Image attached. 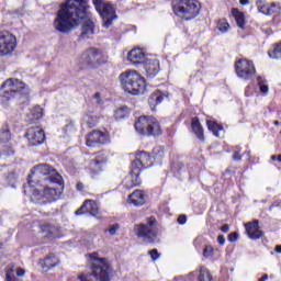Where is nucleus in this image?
I'll return each instance as SVG.
<instances>
[{"mask_svg": "<svg viewBox=\"0 0 281 281\" xmlns=\"http://www.w3.org/2000/svg\"><path fill=\"white\" fill-rule=\"evenodd\" d=\"M89 0H66L59 5L53 27L59 34H71L76 27L81 26V38H91L95 34V23L89 11Z\"/></svg>", "mask_w": 281, "mask_h": 281, "instance_id": "obj_1", "label": "nucleus"}, {"mask_svg": "<svg viewBox=\"0 0 281 281\" xmlns=\"http://www.w3.org/2000/svg\"><path fill=\"white\" fill-rule=\"evenodd\" d=\"M90 273H81L78 276L80 281H110L111 263L106 258H102L98 252L90 255Z\"/></svg>", "mask_w": 281, "mask_h": 281, "instance_id": "obj_2", "label": "nucleus"}, {"mask_svg": "<svg viewBox=\"0 0 281 281\" xmlns=\"http://www.w3.org/2000/svg\"><path fill=\"white\" fill-rule=\"evenodd\" d=\"M1 89H9L3 92L1 100L3 104H10L16 100H26L30 95V88L23 81L14 78L7 79Z\"/></svg>", "mask_w": 281, "mask_h": 281, "instance_id": "obj_3", "label": "nucleus"}, {"mask_svg": "<svg viewBox=\"0 0 281 281\" xmlns=\"http://www.w3.org/2000/svg\"><path fill=\"white\" fill-rule=\"evenodd\" d=\"M146 168H153V158H150V154L139 151L136 154V159L132 162L130 179L125 181V188H127V190L142 186L139 175L142 170H146Z\"/></svg>", "mask_w": 281, "mask_h": 281, "instance_id": "obj_4", "label": "nucleus"}, {"mask_svg": "<svg viewBox=\"0 0 281 281\" xmlns=\"http://www.w3.org/2000/svg\"><path fill=\"white\" fill-rule=\"evenodd\" d=\"M119 80L124 91L131 95H142L146 91V80L135 70L122 72Z\"/></svg>", "mask_w": 281, "mask_h": 281, "instance_id": "obj_5", "label": "nucleus"}, {"mask_svg": "<svg viewBox=\"0 0 281 281\" xmlns=\"http://www.w3.org/2000/svg\"><path fill=\"white\" fill-rule=\"evenodd\" d=\"M172 10L176 16L184 21H192L199 16L201 3L196 0H176L172 2Z\"/></svg>", "mask_w": 281, "mask_h": 281, "instance_id": "obj_6", "label": "nucleus"}, {"mask_svg": "<svg viewBox=\"0 0 281 281\" xmlns=\"http://www.w3.org/2000/svg\"><path fill=\"white\" fill-rule=\"evenodd\" d=\"M27 192H32L35 199L36 196H43V199H46L48 203L60 199V191L56 190V188L45 187L30 179L27 180V183L24 184V194H27Z\"/></svg>", "mask_w": 281, "mask_h": 281, "instance_id": "obj_7", "label": "nucleus"}, {"mask_svg": "<svg viewBox=\"0 0 281 281\" xmlns=\"http://www.w3.org/2000/svg\"><path fill=\"white\" fill-rule=\"evenodd\" d=\"M135 233L144 243L155 244L159 243V229L157 228V220L150 217L145 224H136Z\"/></svg>", "mask_w": 281, "mask_h": 281, "instance_id": "obj_8", "label": "nucleus"}, {"mask_svg": "<svg viewBox=\"0 0 281 281\" xmlns=\"http://www.w3.org/2000/svg\"><path fill=\"white\" fill-rule=\"evenodd\" d=\"M135 130L140 135H161V126L153 116H140L135 122Z\"/></svg>", "mask_w": 281, "mask_h": 281, "instance_id": "obj_9", "label": "nucleus"}, {"mask_svg": "<svg viewBox=\"0 0 281 281\" xmlns=\"http://www.w3.org/2000/svg\"><path fill=\"white\" fill-rule=\"evenodd\" d=\"M92 3L103 21V27H111V25H113V21L117 19V14H115V7L104 0H92Z\"/></svg>", "mask_w": 281, "mask_h": 281, "instance_id": "obj_10", "label": "nucleus"}, {"mask_svg": "<svg viewBox=\"0 0 281 281\" xmlns=\"http://www.w3.org/2000/svg\"><path fill=\"white\" fill-rule=\"evenodd\" d=\"M32 177L34 181L41 177H47L45 181L49 183H57L58 186H63V176L56 171V169H52L47 164H41L33 168Z\"/></svg>", "mask_w": 281, "mask_h": 281, "instance_id": "obj_11", "label": "nucleus"}, {"mask_svg": "<svg viewBox=\"0 0 281 281\" xmlns=\"http://www.w3.org/2000/svg\"><path fill=\"white\" fill-rule=\"evenodd\" d=\"M14 52H16V36L8 31L0 32V56H12Z\"/></svg>", "mask_w": 281, "mask_h": 281, "instance_id": "obj_12", "label": "nucleus"}, {"mask_svg": "<svg viewBox=\"0 0 281 281\" xmlns=\"http://www.w3.org/2000/svg\"><path fill=\"white\" fill-rule=\"evenodd\" d=\"M235 71L238 78L249 80L256 74V66L254 61L248 59H239L235 63Z\"/></svg>", "mask_w": 281, "mask_h": 281, "instance_id": "obj_13", "label": "nucleus"}, {"mask_svg": "<svg viewBox=\"0 0 281 281\" xmlns=\"http://www.w3.org/2000/svg\"><path fill=\"white\" fill-rule=\"evenodd\" d=\"M106 161H109V155H106V151H100L95 154L94 157L91 159L89 164V169L91 170V172H94V175H98L99 172H102V170H104Z\"/></svg>", "mask_w": 281, "mask_h": 281, "instance_id": "obj_14", "label": "nucleus"}, {"mask_svg": "<svg viewBox=\"0 0 281 281\" xmlns=\"http://www.w3.org/2000/svg\"><path fill=\"white\" fill-rule=\"evenodd\" d=\"M80 64L86 67H98L100 65V53L95 48H90L81 54Z\"/></svg>", "mask_w": 281, "mask_h": 281, "instance_id": "obj_15", "label": "nucleus"}, {"mask_svg": "<svg viewBox=\"0 0 281 281\" xmlns=\"http://www.w3.org/2000/svg\"><path fill=\"white\" fill-rule=\"evenodd\" d=\"M25 137L30 146H41L45 142V131L41 127H30Z\"/></svg>", "mask_w": 281, "mask_h": 281, "instance_id": "obj_16", "label": "nucleus"}, {"mask_svg": "<svg viewBox=\"0 0 281 281\" xmlns=\"http://www.w3.org/2000/svg\"><path fill=\"white\" fill-rule=\"evenodd\" d=\"M82 214H90V216H98L100 214V207L98 203L93 200H86L79 210L76 211L77 216H82Z\"/></svg>", "mask_w": 281, "mask_h": 281, "instance_id": "obj_17", "label": "nucleus"}, {"mask_svg": "<svg viewBox=\"0 0 281 281\" xmlns=\"http://www.w3.org/2000/svg\"><path fill=\"white\" fill-rule=\"evenodd\" d=\"M104 142H106V134L100 131L90 132L86 138V145L89 148H95V146H100V144H104Z\"/></svg>", "mask_w": 281, "mask_h": 281, "instance_id": "obj_18", "label": "nucleus"}, {"mask_svg": "<svg viewBox=\"0 0 281 281\" xmlns=\"http://www.w3.org/2000/svg\"><path fill=\"white\" fill-rule=\"evenodd\" d=\"M246 233L248 234L251 240H258L262 238L263 233L260 231L259 222L255 220L254 222H249L245 224Z\"/></svg>", "mask_w": 281, "mask_h": 281, "instance_id": "obj_19", "label": "nucleus"}, {"mask_svg": "<svg viewBox=\"0 0 281 281\" xmlns=\"http://www.w3.org/2000/svg\"><path fill=\"white\" fill-rule=\"evenodd\" d=\"M146 199H148V196L144 191L135 190L128 195L127 203L135 205L136 207H142V205L146 203Z\"/></svg>", "mask_w": 281, "mask_h": 281, "instance_id": "obj_20", "label": "nucleus"}, {"mask_svg": "<svg viewBox=\"0 0 281 281\" xmlns=\"http://www.w3.org/2000/svg\"><path fill=\"white\" fill-rule=\"evenodd\" d=\"M166 98H168V94L159 90L154 91L148 98V104L151 111H155V109H157V106H159V104H161Z\"/></svg>", "mask_w": 281, "mask_h": 281, "instance_id": "obj_21", "label": "nucleus"}, {"mask_svg": "<svg viewBox=\"0 0 281 281\" xmlns=\"http://www.w3.org/2000/svg\"><path fill=\"white\" fill-rule=\"evenodd\" d=\"M145 71L148 78H155L159 74V60L147 59L145 63Z\"/></svg>", "mask_w": 281, "mask_h": 281, "instance_id": "obj_22", "label": "nucleus"}, {"mask_svg": "<svg viewBox=\"0 0 281 281\" xmlns=\"http://www.w3.org/2000/svg\"><path fill=\"white\" fill-rule=\"evenodd\" d=\"M127 58L130 63H133L134 65H139V63H144L146 54H144V50L135 48L128 53Z\"/></svg>", "mask_w": 281, "mask_h": 281, "instance_id": "obj_23", "label": "nucleus"}, {"mask_svg": "<svg viewBox=\"0 0 281 281\" xmlns=\"http://www.w3.org/2000/svg\"><path fill=\"white\" fill-rule=\"evenodd\" d=\"M81 124L82 126H87L88 128H93L98 125V115H95V113L91 111L86 112L82 116Z\"/></svg>", "mask_w": 281, "mask_h": 281, "instance_id": "obj_24", "label": "nucleus"}, {"mask_svg": "<svg viewBox=\"0 0 281 281\" xmlns=\"http://www.w3.org/2000/svg\"><path fill=\"white\" fill-rule=\"evenodd\" d=\"M59 263H60V260H58L57 256L54 254H49L41 262L43 269H54V267H58Z\"/></svg>", "mask_w": 281, "mask_h": 281, "instance_id": "obj_25", "label": "nucleus"}, {"mask_svg": "<svg viewBox=\"0 0 281 281\" xmlns=\"http://www.w3.org/2000/svg\"><path fill=\"white\" fill-rule=\"evenodd\" d=\"M191 127L198 139H200V142H205V136L203 135V126L201 125V122H199V119H192Z\"/></svg>", "mask_w": 281, "mask_h": 281, "instance_id": "obj_26", "label": "nucleus"}, {"mask_svg": "<svg viewBox=\"0 0 281 281\" xmlns=\"http://www.w3.org/2000/svg\"><path fill=\"white\" fill-rule=\"evenodd\" d=\"M41 117H43V108L35 106L31 110L30 114L27 115V122H37V120H41Z\"/></svg>", "mask_w": 281, "mask_h": 281, "instance_id": "obj_27", "label": "nucleus"}, {"mask_svg": "<svg viewBox=\"0 0 281 281\" xmlns=\"http://www.w3.org/2000/svg\"><path fill=\"white\" fill-rule=\"evenodd\" d=\"M209 131H211L215 137H221V133H223V127L218 123L214 121H207L206 122Z\"/></svg>", "mask_w": 281, "mask_h": 281, "instance_id": "obj_28", "label": "nucleus"}, {"mask_svg": "<svg viewBox=\"0 0 281 281\" xmlns=\"http://www.w3.org/2000/svg\"><path fill=\"white\" fill-rule=\"evenodd\" d=\"M232 14H233L238 27H240L243 30V27H245V13L238 11V9H233Z\"/></svg>", "mask_w": 281, "mask_h": 281, "instance_id": "obj_29", "label": "nucleus"}, {"mask_svg": "<svg viewBox=\"0 0 281 281\" xmlns=\"http://www.w3.org/2000/svg\"><path fill=\"white\" fill-rule=\"evenodd\" d=\"M42 229H43L44 234H46L47 238L58 237V227H56V226L45 224Z\"/></svg>", "mask_w": 281, "mask_h": 281, "instance_id": "obj_30", "label": "nucleus"}, {"mask_svg": "<svg viewBox=\"0 0 281 281\" xmlns=\"http://www.w3.org/2000/svg\"><path fill=\"white\" fill-rule=\"evenodd\" d=\"M10 130L8 127L0 128V144H8L11 139Z\"/></svg>", "mask_w": 281, "mask_h": 281, "instance_id": "obj_31", "label": "nucleus"}, {"mask_svg": "<svg viewBox=\"0 0 281 281\" xmlns=\"http://www.w3.org/2000/svg\"><path fill=\"white\" fill-rule=\"evenodd\" d=\"M131 111L126 108H120L114 112L115 120H124V117H128Z\"/></svg>", "mask_w": 281, "mask_h": 281, "instance_id": "obj_32", "label": "nucleus"}, {"mask_svg": "<svg viewBox=\"0 0 281 281\" xmlns=\"http://www.w3.org/2000/svg\"><path fill=\"white\" fill-rule=\"evenodd\" d=\"M199 281H212V274H210V271L205 267L200 268V274L198 278Z\"/></svg>", "mask_w": 281, "mask_h": 281, "instance_id": "obj_33", "label": "nucleus"}, {"mask_svg": "<svg viewBox=\"0 0 281 281\" xmlns=\"http://www.w3.org/2000/svg\"><path fill=\"white\" fill-rule=\"evenodd\" d=\"M256 5L261 14L269 16V4L265 3V0H257Z\"/></svg>", "mask_w": 281, "mask_h": 281, "instance_id": "obj_34", "label": "nucleus"}, {"mask_svg": "<svg viewBox=\"0 0 281 281\" xmlns=\"http://www.w3.org/2000/svg\"><path fill=\"white\" fill-rule=\"evenodd\" d=\"M15 273L16 270L14 268L8 267L5 272V281H19Z\"/></svg>", "mask_w": 281, "mask_h": 281, "instance_id": "obj_35", "label": "nucleus"}, {"mask_svg": "<svg viewBox=\"0 0 281 281\" xmlns=\"http://www.w3.org/2000/svg\"><path fill=\"white\" fill-rule=\"evenodd\" d=\"M257 82L261 93H265V94L269 93V86L266 85L267 81L265 80V78L258 77Z\"/></svg>", "mask_w": 281, "mask_h": 281, "instance_id": "obj_36", "label": "nucleus"}, {"mask_svg": "<svg viewBox=\"0 0 281 281\" xmlns=\"http://www.w3.org/2000/svg\"><path fill=\"white\" fill-rule=\"evenodd\" d=\"M217 27L220 32H228L229 23H227L225 20H220Z\"/></svg>", "mask_w": 281, "mask_h": 281, "instance_id": "obj_37", "label": "nucleus"}, {"mask_svg": "<svg viewBox=\"0 0 281 281\" xmlns=\"http://www.w3.org/2000/svg\"><path fill=\"white\" fill-rule=\"evenodd\" d=\"M119 231H120V224H112L106 229V232H109L110 236H115Z\"/></svg>", "mask_w": 281, "mask_h": 281, "instance_id": "obj_38", "label": "nucleus"}, {"mask_svg": "<svg viewBox=\"0 0 281 281\" xmlns=\"http://www.w3.org/2000/svg\"><path fill=\"white\" fill-rule=\"evenodd\" d=\"M278 12H280V4L273 2L269 4V16H271V14H278Z\"/></svg>", "mask_w": 281, "mask_h": 281, "instance_id": "obj_39", "label": "nucleus"}, {"mask_svg": "<svg viewBox=\"0 0 281 281\" xmlns=\"http://www.w3.org/2000/svg\"><path fill=\"white\" fill-rule=\"evenodd\" d=\"M212 254H214V248H212V246H206L203 250L204 258H210Z\"/></svg>", "mask_w": 281, "mask_h": 281, "instance_id": "obj_40", "label": "nucleus"}, {"mask_svg": "<svg viewBox=\"0 0 281 281\" xmlns=\"http://www.w3.org/2000/svg\"><path fill=\"white\" fill-rule=\"evenodd\" d=\"M153 155L157 157H164V147H156L153 150Z\"/></svg>", "mask_w": 281, "mask_h": 281, "instance_id": "obj_41", "label": "nucleus"}, {"mask_svg": "<svg viewBox=\"0 0 281 281\" xmlns=\"http://www.w3.org/2000/svg\"><path fill=\"white\" fill-rule=\"evenodd\" d=\"M149 256H150L151 260H154V261L159 260V258H160L159 251L157 249H151L149 251Z\"/></svg>", "mask_w": 281, "mask_h": 281, "instance_id": "obj_42", "label": "nucleus"}, {"mask_svg": "<svg viewBox=\"0 0 281 281\" xmlns=\"http://www.w3.org/2000/svg\"><path fill=\"white\" fill-rule=\"evenodd\" d=\"M76 128V123L74 121H70L68 124L65 126L66 133H71Z\"/></svg>", "mask_w": 281, "mask_h": 281, "instance_id": "obj_43", "label": "nucleus"}, {"mask_svg": "<svg viewBox=\"0 0 281 281\" xmlns=\"http://www.w3.org/2000/svg\"><path fill=\"white\" fill-rule=\"evenodd\" d=\"M93 100L95 104H102V94H100V92L94 93Z\"/></svg>", "mask_w": 281, "mask_h": 281, "instance_id": "obj_44", "label": "nucleus"}, {"mask_svg": "<svg viewBox=\"0 0 281 281\" xmlns=\"http://www.w3.org/2000/svg\"><path fill=\"white\" fill-rule=\"evenodd\" d=\"M229 243H236L238 240V233H231L228 235Z\"/></svg>", "mask_w": 281, "mask_h": 281, "instance_id": "obj_45", "label": "nucleus"}, {"mask_svg": "<svg viewBox=\"0 0 281 281\" xmlns=\"http://www.w3.org/2000/svg\"><path fill=\"white\" fill-rule=\"evenodd\" d=\"M187 221H188V217L186 215H179L178 216L179 225H186Z\"/></svg>", "mask_w": 281, "mask_h": 281, "instance_id": "obj_46", "label": "nucleus"}, {"mask_svg": "<svg viewBox=\"0 0 281 281\" xmlns=\"http://www.w3.org/2000/svg\"><path fill=\"white\" fill-rule=\"evenodd\" d=\"M233 159H234V161H240V159H243L240 151H235L233 155Z\"/></svg>", "mask_w": 281, "mask_h": 281, "instance_id": "obj_47", "label": "nucleus"}, {"mask_svg": "<svg viewBox=\"0 0 281 281\" xmlns=\"http://www.w3.org/2000/svg\"><path fill=\"white\" fill-rule=\"evenodd\" d=\"M221 232H223L224 234H227V232H229V225L225 224L221 227Z\"/></svg>", "mask_w": 281, "mask_h": 281, "instance_id": "obj_48", "label": "nucleus"}, {"mask_svg": "<svg viewBox=\"0 0 281 281\" xmlns=\"http://www.w3.org/2000/svg\"><path fill=\"white\" fill-rule=\"evenodd\" d=\"M16 276H18L19 278H22V276H25V270L19 268V269L16 270Z\"/></svg>", "mask_w": 281, "mask_h": 281, "instance_id": "obj_49", "label": "nucleus"}, {"mask_svg": "<svg viewBox=\"0 0 281 281\" xmlns=\"http://www.w3.org/2000/svg\"><path fill=\"white\" fill-rule=\"evenodd\" d=\"M217 241L220 243V245H225V237L223 235H220L217 237Z\"/></svg>", "mask_w": 281, "mask_h": 281, "instance_id": "obj_50", "label": "nucleus"}, {"mask_svg": "<svg viewBox=\"0 0 281 281\" xmlns=\"http://www.w3.org/2000/svg\"><path fill=\"white\" fill-rule=\"evenodd\" d=\"M77 190L82 191L83 188H85V184H82V182H78L77 186H76Z\"/></svg>", "mask_w": 281, "mask_h": 281, "instance_id": "obj_51", "label": "nucleus"}, {"mask_svg": "<svg viewBox=\"0 0 281 281\" xmlns=\"http://www.w3.org/2000/svg\"><path fill=\"white\" fill-rule=\"evenodd\" d=\"M240 5H249V0H239Z\"/></svg>", "mask_w": 281, "mask_h": 281, "instance_id": "obj_52", "label": "nucleus"}, {"mask_svg": "<svg viewBox=\"0 0 281 281\" xmlns=\"http://www.w3.org/2000/svg\"><path fill=\"white\" fill-rule=\"evenodd\" d=\"M269 280V276L265 274L262 278H260L258 281H268Z\"/></svg>", "mask_w": 281, "mask_h": 281, "instance_id": "obj_53", "label": "nucleus"}, {"mask_svg": "<svg viewBox=\"0 0 281 281\" xmlns=\"http://www.w3.org/2000/svg\"><path fill=\"white\" fill-rule=\"evenodd\" d=\"M274 251H277V254H281V245L276 246Z\"/></svg>", "mask_w": 281, "mask_h": 281, "instance_id": "obj_54", "label": "nucleus"}, {"mask_svg": "<svg viewBox=\"0 0 281 281\" xmlns=\"http://www.w3.org/2000/svg\"><path fill=\"white\" fill-rule=\"evenodd\" d=\"M276 159H278V156L272 155V156H271V160H272V161H276Z\"/></svg>", "mask_w": 281, "mask_h": 281, "instance_id": "obj_55", "label": "nucleus"}, {"mask_svg": "<svg viewBox=\"0 0 281 281\" xmlns=\"http://www.w3.org/2000/svg\"><path fill=\"white\" fill-rule=\"evenodd\" d=\"M280 124V121H274V126H278Z\"/></svg>", "mask_w": 281, "mask_h": 281, "instance_id": "obj_56", "label": "nucleus"}, {"mask_svg": "<svg viewBox=\"0 0 281 281\" xmlns=\"http://www.w3.org/2000/svg\"><path fill=\"white\" fill-rule=\"evenodd\" d=\"M277 160H279L281 164V154L277 157Z\"/></svg>", "mask_w": 281, "mask_h": 281, "instance_id": "obj_57", "label": "nucleus"}, {"mask_svg": "<svg viewBox=\"0 0 281 281\" xmlns=\"http://www.w3.org/2000/svg\"><path fill=\"white\" fill-rule=\"evenodd\" d=\"M0 249H3V244H2V241H0Z\"/></svg>", "mask_w": 281, "mask_h": 281, "instance_id": "obj_58", "label": "nucleus"}, {"mask_svg": "<svg viewBox=\"0 0 281 281\" xmlns=\"http://www.w3.org/2000/svg\"><path fill=\"white\" fill-rule=\"evenodd\" d=\"M273 210V205H271L270 207H269V211L271 212Z\"/></svg>", "mask_w": 281, "mask_h": 281, "instance_id": "obj_59", "label": "nucleus"}]
</instances>
